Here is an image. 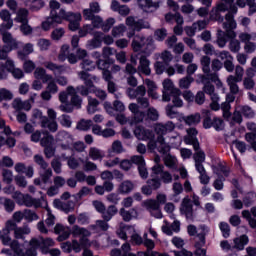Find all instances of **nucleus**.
I'll use <instances>...</instances> for the list:
<instances>
[{
    "mask_svg": "<svg viewBox=\"0 0 256 256\" xmlns=\"http://www.w3.org/2000/svg\"><path fill=\"white\" fill-rule=\"evenodd\" d=\"M82 18L81 13L67 12L65 9H60L59 14L50 12V16L41 23V27L43 31H50L55 23L56 25H61L63 21H69L70 31H77L81 25Z\"/></svg>",
    "mask_w": 256,
    "mask_h": 256,
    "instance_id": "1",
    "label": "nucleus"
},
{
    "mask_svg": "<svg viewBox=\"0 0 256 256\" xmlns=\"http://www.w3.org/2000/svg\"><path fill=\"white\" fill-rule=\"evenodd\" d=\"M223 2H220L212 9V17L215 15V19L219 17V13H225V11H229L226 14L225 22L223 23V28L226 30L229 29H237V22L235 21V18L233 15H236L237 13V6L233 4L234 0H222Z\"/></svg>",
    "mask_w": 256,
    "mask_h": 256,
    "instance_id": "2",
    "label": "nucleus"
},
{
    "mask_svg": "<svg viewBox=\"0 0 256 256\" xmlns=\"http://www.w3.org/2000/svg\"><path fill=\"white\" fill-rule=\"evenodd\" d=\"M71 234L75 238H80L79 241L72 240L71 242L72 251H75V253H81V249H83V247H91L93 245V243L89 241L91 231H89L87 228L74 225L71 229Z\"/></svg>",
    "mask_w": 256,
    "mask_h": 256,
    "instance_id": "3",
    "label": "nucleus"
},
{
    "mask_svg": "<svg viewBox=\"0 0 256 256\" xmlns=\"http://www.w3.org/2000/svg\"><path fill=\"white\" fill-rule=\"evenodd\" d=\"M175 123L173 121H167L166 123H156L154 125V132L158 135V143H160L161 148H159V153H167L169 151V144L165 142L164 135L167 133H173L175 131Z\"/></svg>",
    "mask_w": 256,
    "mask_h": 256,
    "instance_id": "4",
    "label": "nucleus"
},
{
    "mask_svg": "<svg viewBox=\"0 0 256 256\" xmlns=\"http://www.w3.org/2000/svg\"><path fill=\"white\" fill-rule=\"evenodd\" d=\"M78 77L84 81V85L78 86L76 88V93H80L83 97H87L89 93H93V89H95L93 83H99V77L91 76V74L85 71L78 72Z\"/></svg>",
    "mask_w": 256,
    "mask_h": 256,
    "instance_id": "5",
    "label": "nucleus"
},
{
    "mask_svg": "<svg viewBox=\"0 0 256 256\" xmlns=\"http://www.w3.org/2000/svg\"><path fill=\"white\" fill-rule=\"evenodd\" d=\"M7 31H9V29L0 30V33L2 35V41L3 43H5L0 51V59L2 60L7 59L9 53H11L13 49H18L19 45H21V42L14 39L11 33Z\"/></svg>",
    "mask_w": 256,
    "mask_h": 256,
    "instance_id": "6",
    "label": "nucleus"
},
{
    "mask_svg": "<svg viewBox=\"0 0 256 256\" xmlns=\"http://www.w3.org/2000/svg\"><path fill=\"white\" fill-rule=\"evenodd\" d=\"M199 80L197 83H202L204 85L203 91L206 95H213L215 93V86L212 83H215L216 87L221 88L223 87V82L219 79V75L217 73H211L206 75H198Z\"/></svg>",
    "mask_w": 256,
    "mask_h": 256,
    "instance_id": "7",
    "label": "nucleus"
},
{
    "mask_svg": "<svg viewBox=\"0 0 256 256\" xmlns=\"http://www.w3.org/2000/svg\"><path fill=\"white\" fill-rule=\"evenodd\" d=\"M132 49L136 52L144 49L145 53H151L152 51H155V41L151 36L147 38L143 36H135L132 41Z\"/></svg>",
    "mask_w": 256,
    "mask_h": 256,
    "instance_id": "8",
    "label": "nucleus"
},
{
    "mask_svg": "<svg viewBox=\"0 0 256 256\" xmlns=\"http://www.w3.org/2000/svg\"><path fill=\"white\" fill-rule=\"evenodd\" d=\"M98 69L102 71V78L108 83V92L115 93V91H117V85L115 84V82H112L113 75L111 74V71L107 69V61H98Z\"/></svg>",
    "mask_w": 256,
    "mask_h": 256,
    "instance_id": "9",
    "label": "nucleus"
},
{
    "mask_svg": "<svg viewBox=\"0 0 256 256\" xmlns=\"http://www.w3.org/2000/svg\"><path fill=\"white\" fill-rule=\"evenodd\" d=\"M126 25L133 29L132 31L127 33V37L131 39V37L135 36V31H141V29H149V22L143 20H135V17L129 16L126 18Z\"/></svg>",
    "mask_w": 256,
    "mask_h": 256,
    "instance_id": "10",
    "label": "nucleus"
},
{
    "mask_svg": "<svg viewBox=\"0 0 256 256\" xmlns=\"http://www.w3.org/2000/svg\"><path fill=\"white\" fill-rule=\"evenodd\" d=\"M56 142L62 151H73V136L68 132H58L56 135Z\"/></svg>",
    "mask_w": 256,
    "mask_h": 256,
    "instance_id": "11",
    "label": "nucleus"
},
{
    "mask_svg": "<svg viewBox=\"0 0 256 256\" xmlns=\"http://www.w3.org/2000/svg\"><path fill=\"white\" fill-rule=\"evenodd\" d=\"M163 90H162V101L169 102L171 101L172 95H181V90L175 88L173 81L171 79H165L162 82Z\"/></svg>",
    "mask_w": 256,
    "mask_h": 256,
    "instance_id": "12",
    "label": "nucleus"
},
{
    "mask_svg": "<svg viewBox=\"0 0 256 256\" xmlns=\"http://www.w3.org/2000/svg\"><path fill=\"white\" fill-rule=\"evenodd\" d=\"M3 245L10 246L14 256H25V252L23 251V246L19 244L17 240H11L9 236H2Z\"/></svg>",
    "mask_w": 256,
    "mask_h": 256,
    "instance_id": "13",
    "label": "nucleus"
},
{
    "mask_svg": "<svg viewBox=\"0 0 256 256\" xmlns=\"http://www.w3.org/2000/svg\"><path fill=\"white\" fill-rule=\"evenodd\" d=\"M134 136L138 141H149V139H155V133L143 126H137L134 129Z\"/></svg>",
    "mask_w": 256,
    "mask_h": 256,
    "instance_id": "14",
    "label": "nucleus"
},
{
    "mask_svg": "<svg viewBox=\"0 0 256 256\" xmlns=\"http://www.w3.org/2000/svg\"><path fill=\"white\" fill-rule=\"evenodd\" d=\"M161 0H138V7H140L144 13H153L159 9Z\"/></svg>",
    "mask_w": 256,
    "mask_h": 256,
    "instance_id": "15",
    "label": "nucleus"
},
{
    "mask_svg": "<svg viewBox=\"0 0 256 256\" xmlns=\"http://www.w3.org/2000/svg\"><path fill=\"white\" fill-rule=\"evenodd\" d=\"M31 123L34 127L41 124L42 129H45L47 127V123H49V118H47V116H43V112H41V110L34 109L32 111Z\"/></svg>",
    "mask_w": 256,
    "mask_h": 256,
    "instance_id": "16",
    "label": "nucleus"
},
{
    "mask_svg": "<svg viewBox=\"0 0 256 256\" xmlns=\"http://www.w3.org/2000/svg\"><path fill=\"white\" fill-rule=\"evenodd\" d=\"M187 135L184 137L186 145H192L195 151H199V140H197V129L189 128L186 130Z\"/></svg>",
    "mask_w": 256,
    "mask_h": 256,
    "instance_id": "17",
    "label": "nucleus"
},
{
    "mask_svg": "<svg viewBox=\"0 0 256 256\" xmlns=\"http://www.w3.org/2000/svg\"><path fill=\"white\" fill-rule=\"evenodd\" d=\"M226 30V35L227 37H229L231 40L229 42V50L232 53H239V51H241V42L237 39H235V37H237V34L235 33V31H233V29H225Z\"/></svg>",
    "mask_w": 256,
    "mask_h": 256,
    "instance_id": "18",
    "label": "nucleus"
},
{
    "mask_svg": "<svg viewBox=\"0 0 256 256\" xmlns=\"http://www.w3.org/2000/svg\"><path fill=\"white\" fill-rule=\"evenodd\" d=\"M22 205H25V207H35L38 209V207H43V205H47V201L45 199H35L31 197V195L24 194V198L22 200Z\"/></svg>",
    "mask_w": 256,
    "mask_h": 256,
    "instance_id": "19",
    "label": "nucleus"
},
{
    "mask_svg": "<svg viewBox=\"0 0 256 256\" xmlns=\"http://www.w3.org/2000/svg\"><path fill=\"white\" fill-rule=\"evenodd\" d=\"M181 215H185L186 219H193V205L191 204V199L186 196L180 206Z\"/></svg>",
    "mask_w": 256,
    "mask_h": 256,
    "instance_id": "20",
    "label": "nucleus"
},
{
    "mask_svg": "<svg viewBox=\"0 0 256 256\" xmlns=\"http://www.w3.org/2000/svg\"><path fill=\"white\" fill-rule=\"evenodd\" d=\"M14 170L19 175L24 173V175L28 177V179L33 178V175H35V169L33 168V166H26L22 162L16 163L14 166Z\"/></svg>",
    "mask_w": 256,
    "mask_h": 256,
    "instance_id": "21",
    "label": "nucleus"
},
{
    "mask_svg": "<svg viewBox=\"0 0 256 256\" xmlns=\"http://www.w3.org/2000/svg\"><path fill=\"white\" fill-rule=\"evenodd\" d=\"M0 19L3 23L0 25V30L3 29H12L13 28V19H11V12L7 9H3L0 11Z\"/></svg>",
    "mask_w": 256,
    "mask_h": 256,
    "instance_id": "22",
    "label": "nucleus"
},
{
    "mask_svg": "<svg viewBox=\"0 0 256 256\" xmlns=\"http://www.w3.org/2000/svg\"><path fill=\"white\" fill-rule=\"evenodd\" d=\"M126 93L130 99H141L144 95H147V89L145 86L140 85L136 89L127 88Z\"/></svg>",
    "mask_w": 256,
    "mask_h": 256,
    "instance_id": "23",
    "label": "nucleus"
},
{
    "mask_svg": "<svg viewBox=\"0 0 256 256\" xmlns=\"http://www.w3.org/2000/svg\"><path fill=\"white\" fill-rule=\"evenodd\" d=\"M119 213L123 221H126V223H129V221H132V219H137V217H139V212L137 211V208H131L130 210L121 208Z\"/></svg>",
    "mask_w": 256,
    "mask_h": 256,
    "instance_id": "24",
    "label": "nucleus"
},
{
    "mask_svg": "<svg viewBox=\"0 0 256 256\" xmlns=\"http://www.w3.org/2000/svg\"><path fill=\"white\" fill-rule=\"evenodd\" d=\"M34 79H38L43 83H49V81H53V76L51 74H47V70H45V68L38 67L34 70Z\"/></svg>",
    "mask_w": 256,
    "mask_h": 256,
    "instance_id": "25",
    "label": "nucleus"
},
{
    "mask_svg": "<svg viewBox=\"0 0 256 256\" xmlns=\"http://www.w3.org/2000/svg\"><path fill=\"white\" fill-rule=\"evenodd\" d=\"M35 46L32 43H26L23 45L22 50H18L17 57L20 61H25L31 53H34Z\"/></svg>",
    "mask_w": 256,
    "mask_h": 256,
    "instance_id": "26",
    "label": "nucleus"
},
{
    "mask_svg": "<svg viewBox=\"0 0 256 256\" xmlns=\"http://www.w3.org/2000/svg\"><path fill=\"white\" fill-rule=\"evenodd\" d=\"M68 95H71V104L77 109H81V104L83 103V99L81 96L77 95V90L73 86H68L66 89Z\"/></svg>",
    "mask_w": 256,
    "mask_h": 256,
    "instance_id": "27",
    "label": "nucleus"
},
{
    "mask_svg": "<svg viewBox=\"0 0 256 256\" xmlns=\"http://www.w3.org/2000/svg\"><path fill=\"white\" fill-rule=\"evenodd\" d=\"M127 233H135V227L121 223L116 230V234L123 241H127Z\"/></svg>",
    "mask_w": 256,
    "mask_h": 256,
    "instance_id": "28",
    "label": "nucleus"
},
{
    "mask_svg": "<svg viewBox=\"0 0 256 256\" xmlns=\"http://www.w3.org/2000/svg\"><path fill=\"white\" fill-rule=\"evenodd\" d=\"M144 84L147 87L148 97H151V99H159V93H157V84L151 79H145Z\"/></svg>",
    "mask_w": 256,
    "mask_h": 256,
    "instance_id": "29",
    "label": "nucleus"
},
{
    "mask_svg": "<svg viewBox=\"0 0 256 256\" xmlns=\"http://www.w3.org/2000/svg\"><path fill=\"white\" fill-rule=\"evenodd\" d=\"M54 233L58 236V241H65L69 239V236L71 235V232H69V229L61 224H56L54 227Z\"/></svg>",
    "mask_w": 256,
    "mask_h": 256,
    "instance_id": "30",
    "label": "nucleus"
},
{
    "mask_svg": "<svg viewBox=\"0 0 256 256\" xmlns=\"http://www.w3.org/2000/svg\"><path fill=\"white\" fill-rule=\"evenodd\" d=\"M102 37L103 32H95L94 38L86 44L87 49H99L103 43Z\"/></svg>",
    "mask_w": 256,
    "mask_h": 256,
    "instance_id": "31",
    "label": "nucleus"
},
{
    "mask_svg": "<svg viewBox=\"0 0 256 256\" xmlns=\"http://www.w3.org/2000/svg\"><path fill=\"white\" fill-rule=\"evenodd\" d=\"M12 107L15 111H31V103L23 101L21 98H16L12 102Z\"/></svg>",
    "mask_w": 256,
    "mask_h": 256,
    "instance_id": "32",
    "label": "nucleus"
},
{
    "mask_svg": "<svg viewBox=\"0 0 256 256\" xmlns=\"http://www.w3.org/2000/svg\"><path fill=\"white\" fill-rule=\"evenodd\" d=\"M147 184V186L142 187V193L144 195H151L153 190L159 189L161 187V181L157 179L148 180Z\"/></svg>",
    "mask_w": 256,
    "mask_h": 256,
    "instance_id": "33",
    "label": "nucleus"
},
{
    "mask_svg": "<svg viewBox=\"0 0 256 256\" xmlns=\"http://www.w3.org/2000/svg\"><path fill=\"white\" fill-rule=\"evenodd\" d=\"M151 62L147 57L141 56L140 57V62L138 66V72L143 73L144 75H151Z\"/></svg>",
    "mask_w": 256,
    "mask_h": 256,
    "instance_id": "34",
    "label": "nucleus"
},
{
    "mask_svg": "<svg viewBox=\"0 0 256 256\" xmlns=\"http://www.w3.org/2000/svg\"><path fill=\"white\" fill-rule=\"evenodd\" d=\"M45 69H48V71H52L54 75H61L62 73H65V67L62 65H57L53 63L52 61H45L43 63Z\"/></svg>",
    "mask_w": 256,
    "mask_h": 256,
    "instance_id": "35",
    "label": "nucleus"
},
{
    "mask_svg": "<svg viewBox=\"0 0 256 256\" xmlns=\"http://www.w3.org/2000/svg\"><path fill=\"white\" fill-rule=\"evenodd\" d=\"M88 157L92 161H103L105 158V152L97 147H90Z\"/></svg>",
    "mask_w": 256,
    "mask_h": 256,
    "instance_id": "36",
    "label": "nucleus"
},
{
    "mask_svg": "<svg viewBox=\"0 0 256 256\" xmlns=\"http://www.w3.org/2000/svg\"><path fill=\"white\" fill-rule=\"evenodd\" d=\"M37 241L40 242L39 247L44 255H47V253H49V247H55V240H53L52 238H40L37 239Z\"/></svg>",
    "mask_w": 256,
    "mask_h": 256,
    "instance_id": "37",
    "label": "nucleus"
},
{
    "mask_svg": "<svg viewBox=\"0 0 256 256\" xmlns=\"http://www.w3.org/2000/svg\"><path fill=\"white\" fill-rule=\"evenodd\" d=\"M179 121H184L186 125H198V123H201V114L195 113L188 116H181Z\"/></svg>",
    "mask_w": 256,
    "mask_h": 256,
    "instance_id": "38",
    "label": "nucleus"
},
{
    "mask_svg": "<svg viewBox=\"0 0 256 256\" xmlns=\"http://www.w3.org/2000/svg\"><path fill=\"white\" fill-rule=\"evenodd\" d=\"M41 242L37 240V238H33L30 241V248L26 250V253H24V256H37V250L40 249Z\"/></svg>",
    "mask_w": 256,
    "mask_h": 256,
    "instance_id": "39",
    "label": "nucleus"
},
{
    "mask_svg": "<svg viewBox=\"0 0 256 256\" xmlns=\"http://www.w3.org/2000/svg\"><path fill=\"white\" fill-rule=\"evenodd\" d=\"M135 189V184L133 182L126 180L123 181L119 186H118V193L121 195H128V193H131Z\"/></svg>",
    "mask_w": 256,
    "mask_h": 256,
    "instance_id": "40",
    "label": "nucleus"
},
{
    "mask_svg": "<svg viewBox=\"0 0 256 256\" xmlns=\"http://www.w3.org/2000/svg\"><path fill=\"white\" fill-rule=\"evenodd\" d=\"M117 213H119V209H117V206L110 205L107 208H105L102 214V219H104V221H111Z\"/></svg>",
    "mask_w": 256,
    "mask_h": 256,
    "instance_id": "41",
    "label": "nucleus"
},
{
    "mask_svg": "<svg viewBox=\"0 0 256 256\" xmlns=\"http://www.w3.org/2000/svg\"><path fill=\"white\" fill-rule=\"evenodd\" d=\"M24 5L29 7L31 11H39L45 7V1L43 0H25Z\"/></svg>",
    "mask_w": 256,
    "mask_h": 256,
    "instance_id": "42",
    "label": "nucleus"
},
{
    "mask_svg": "<svg viewBox=\"0 0 256 256\" xmlns=\"http://www.w3.org/2000/svg\"><path fill=\"white\" fill-rule=\"evenodd\" d=\"M239 82L240 81L237 80L234 75H229L227 77L226 83L230 88V93H232V95H237V93H239V85H237Z\"/></svg>",
    "mask_w": 256,
    "mask_h": 256,
    "instance_id": "43",
    "label": "nucleus"
},
{
    "mask_svg": "<svg viewBox=\"0 0 256 256\" xmlns=\"http://www.w3.org/2000/svg\"><path fill=\"white\" fill-rule=\"evenodd\" d=\"M248 243H249V237L247 235H242L234 239V249L243 251L245 249V245H247Z\"/></svg>",
    "mask_w": 256,
    "mask_h": 256,
    "instance_id": "44",
    "label": "nucleus"
},
{
    "mask_svg": "<svg viewBox=\"0 0 256 256\" xmlns=\"http://www.w3.org/2000/svg\"><path fill=\"white\" fill-rule=\"evenodd\" d=\"M29 10L25 9V8H21L18 10V12L16 13V18L15 21L16 23H29Z\"/></svg>",
    "mask_w": 256,
    "mask_h": 256,
    "instance_id": "45",
    "label": "nucleus"
},
{
    "mask_svg": "<svg viewBox=\"0 0 256 256\" xmlns=\"http://www.w3.org/2000/svg\"><path fill=\"white\" fill-rule=\"evenodd\" d=\"M209 234V227L205 225H200L198 227L197 231V237L199 239V244L198 245H205V237Z\"/></svg>",
    "mask_w": 256,
    "mask_h": 256,
    "instance_id": "46",
    "label": "nucleus"
},
{
    "mask_svg": "<svg viewBox=\"0 0 256 256\" xmlns=\"http://www.w3.org/2000/svg\"><path fill=\"white\" fill-rule=\"evenodd\" d=\"M125 149L123 148V144L121 143V141H114L112 143V147L110 150H108V157H111L112 153H116L117 155L124 153Z\"/></svg>",
    "mask_w": 256,
    "mask_h": 256,
    "instance_id": "47",
    "label": "nucleus"
},
{
    "mask_svg": "<svg viewBox=\"0 0 256 256\" xmlns=\"http://www.w3.org/2000/svg\"><path fill=\"white\" fill-rule=\"evenodd\" d=\"M31 233V228L29 226L18 227L14 231L15 239H25V235Z\"/></svg>",
    "mask_w": 256,
    "mask_h": 256,
    "instance_id": "48",
    "label": "nucleus"
},
{
    "mask_svg": "<svg viewBox=\"0 0 256 256\" xmlns=\"http://www.w3.org/2000/svg\"><path fill=\"white\" fill-rule=\"evenodd\" d=\"M97 107H99V100L89 96L87 105V112L89 113V115L97 113Z\"/></svg>",
    "mask_w": 256,
    "mask_h": 256,
    "instance_id": "49",
    "label": "nucleus"
},
{
    "mask_svg": "<svg viewBox=\"0 0 256 256\" xmlns=\"http://www.w3.org/2000/svg\"><path fill=\"white\" fill-rule=\"evenodd\" d=\"M200 64L203 73H206V75H211V73H209L211 71V58H209V56H203L200 59Z\"/></svg>",
    "mask_w": 256,
    "mask_h": 256,
    "instance_id": "50",
    "label": "nucleus"
},
{
    "mask_svg": "<svg viewBox=\"0 0 256 256\" xmlns=\"http://www.w3.org/2000/svg\"><path fill=\"white\" fill-rule=\"evenodd\" d=\"M155 59L159 60L161 59L163 61V63H165V65L171 63V61H173V54H171V52L165 50L160 54H155Z\"/></svg>",
    "mask_w": 256,
    "mask_h": 256,
    "instance_id": "51",
    "label": "nucleus"
},
{
    "mask_svg": "<svg viewBox=\"0 0 256 256\" xmlns=\"http://www.w3.org/2000/svg\"><path fill=\"white\" fill-rule=\"evenodd\" d=\"M0 203L4 204L7 213H13V211H15V202H13V200L0 197Z\"/></svg>",
    "mask_w": 256,
    "mask_h": 256,
    "instance_id": "52",
    "label": "nucleus"
},
{
    "mask_svg": "<svg viewBox=\"0 0 256 256\" xmlns=\"http://www.w3.org/2000/svg\"><path fill=\"white\" fill-rule=\"evenodd\" d=\"M44 135L45 136L40 140V145L42 147H53V141H55L53 135L48 132H45Z\"/></svg>",
    "mask_w": 256,
    "mask_h": 256,
    "instance_id": "53",
    "label": "nucleus"
},
{
    "mask_svg": "<svg viewBox=\"0 0 256 256\" xmlns=\"http://www.w3.org/2000/svg\"><path fill=\"white\" fill-rule=\"evenodd\" d=\"M125 31H127V27L124 24H120L112 29L111 35L115 38L123 37V35H125Z\"/></svg>",
    "mask_w": 256,
    "mask_h": 256,
    "instance_id": "54",
    "label": "nucleus"
},
{
    "mask_svg": "<svg viewBox=\"0 0 256 256\" xmlns=\"http://www.w3.org/2000/svg\"><path fill=\"white\" fill-rule=\"evenodd\" d=\"M61 158L64 161H68L67 165L70 169H78L80 164H79V160L75 159V157H69V156H66L65 154H62Z\"/></svg>",
    "mask_w": 256,
    "mask_h": 256,
    "instance_id": "55",
    "label": "nucleus"
},
{
    "mask_svg": "<svg viewBox=\"0 0 256 256\" xmlns=\"http://www.w3.org/2000/svg\"><path fill=\"white\" fill-rule=\"evenodd\" d=\"M90 229H99L100 231H107L109 229V221L97 220L95 225H91Z\"/></svg>",
    "mask_w": 256,
    "mask_h": 256,
    "instance_id": "56",
    "label": "nucleus"
},
{
    "mask_svg": "<svg viewBox=\"0 0 256 256\" xmlns=\"http://www.w3.org/2000/svg\"><path fill=\"white\" fill-rule=\"evenodd\" d=\"M79 161H81V163H83V169L84 171H97V164H95V162H91L89 159H79Z\"/></svg>",
    "mask_w": 256,
    "mask_h": 256,
    "instance_id": "57",
    "label": "nucleus"
},
{
    "mask_svg": "<svg viewBox=\"0 0 256 256\" xmlns=\"http://www.w3.org/2000/svg\"><path fill=\"white\" fill-rule=\"evenodd\" d=\"M24 219L28 221V223H31L33 221H38L39 215L35 213L33 210L25 209L24 210Z\"/></svg>",
    "mask_w": 256,
    "mask_h": 256,
    "instance_id": "58",
    "label": "nucleus"
},
{
    "mask_svg": "<svg viewBox=\"0 0 256 256\" xmlns=\"http://www.w3.org/2000/svg\"><path fill=\"white\" fill-rule=\"evenodd\" d=\"M164 163L166 167H170V169H175V167H177V158L171 154H167L164 158Z\"/></svg>",
    "mask_w": 256,
    "mask_h": 256,
    "instance_id": "59",
    "label": "nucleus"
},
{
    "mask_svg": "<svg viewBox=\"0 0 256 256\" xmlns=\"http://www.w3.org/2000/svg\"><path fill=\"white\" fill-rule=\"evenodd\" d=\"M193 81H195V79H193V77H191V76H186L184 78H181L179 80V88L180 89H189V87H191V83H193Z\"/></svg>",
    "mask_w": 256,
    "mask_h": 256,
    "instance_id": "60",
    "label": "nucleus"
},
{
    "mask_svg": "<svg viewBox=\"0 0 256 256\" xmlns=\"http://www.w3.org/2000/svg\"><path fill=\"white\" fill-rule=\"evenodd\" d=\"M91 127H93L92 120H81L77 124V129H79V131H89L91 129Z\"/></svg>",
    "mask_w": 256,
    "mask_h": 256,
    "instance_id": "61",
    "label": "nucleus"
},
{
    "mask_svg": "<svg viewBox=\"0 0 256 256\" xmlns=\"http://www.w3.org/2000/svg\"><path fill=\"white\" fill-rule=\"evenodd\" d=\"M35 62H33L32 60H26V58L24 59L23 62V71L24 73H33V71H35Z\"/></svg>",
    "mask_w": 256,
    "mask_h": 256,
    "instance_id": "62",
    "label": "nucleus"
},
{
    "mask_svg": "<svg viewBox=\"0 0 256 256\" xmlns=\"http://www.w3.org/2000/svg\"><path fill=\"white\" fill-rule=\"evenodd\" d=\"M69 57V45L64 44L60 49V53L58 55L59 61H65Z\"/></svg>",
    "mask_w": 256,
    "mask_h": 256,
    "instance_id": "63",
    "label": "nucleus"
},
{
    "mask_svg": "<svg viewBox=\"0 0 256 256\" xmlns=\"http://www.w3.org/2000/svg\"><path fill=\"white\" fill-rule=\"evenodd\" d=\"M95 62L91 61V60H83V62L81 63V67L85 71H94L95 69Z\"/></svg>",
    "mask_w": 256,
    "mask_h": 256,
    "instance_id": "64",
    "label": "nucleus"
}]
</instances>
